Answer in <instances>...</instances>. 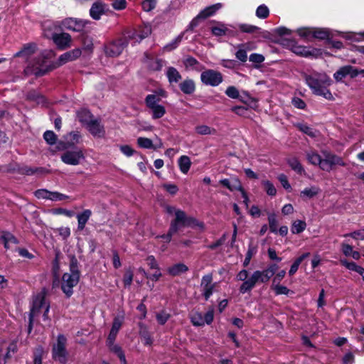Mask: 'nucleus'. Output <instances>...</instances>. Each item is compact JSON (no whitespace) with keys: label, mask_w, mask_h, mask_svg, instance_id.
Segmentation results:
<instances>
[{"label":"nucleus","mask_w":364,"mask_h":364,"mask_svg":"<svg viewBox=\"0 0 364 364\" xmlns=\"http://www.w3.org/2000/svg\"><path fill=\"white\" fill-rule=\"evenodd\" d=\"M37 50V46L34 43L23 45L22 48L14 54V57L23 58L27 65L25 68L26 75L43 76L52 70L45 53H41L34 55Z\"/></svg>","instance_id":"nucleus-1"},{"label":"nucleus","mask_w":364,"mask_h":364,"mask_svg":"<svg viewBox=\"0 0 364 364\" xmlns=\"http://www.w3.org/2000/svg\"><path fill=\"white\" fill-rule=\"evenodd\" d=\"M277 269L278 266L273 264L262 271H255L250 276H249V272L247 269L240 270L236 276L237 281L242 282L239 288L240 292L241 294L250 292L258 282L267 283L274 274Z\"/></svg>","instance_id":"nucleus-2"},{"label":"nucleus","mask_w":364,"mask_h":364,"mask_svg":"<svg viewBox=\"0 0 364 364\" xmlns=\"http://www.w3.org/2000/svg\"><path fill=\"white\" fill-rule=\"evenodd\" d=\"M305 81L313 94L321 96L326 100H333L328 87L332 83L331 77L325 73L314 72L305 75Z\"/></svg>","instance_id":"nucleus-3"},{"label":"nucleus","mask_w":364,"mask_h":364,"mask_svg":"<svg viewBox=\"0 0 364 364\" xmlns=\"http://www.w3.org/2000/svg\"><path fill=\"white\" fill-rule=\"evenodd\" d=\"M80 279V272L77 267L76 259H72L70 264V272L64 273L61 279V290L67 298H70L73 294V287H75Z\"/></svg>","instance_id":"nucleus-4"},{"label":"nucleus","mask_w":364,"mask_h":364,"mask_svg":"<svg viewBox=\"0 0 364 364\" xmlns=\"http://www.w3.org/2000/svg\"><path fill=\"white\" fill-rule=\"evenodd\" d=\"M160 100L159 96L155 94L148 95L145 98L146 105L151 110L154 119L161 118L166 113L165 107L159 104Z\"/></svg>","instance_id":"nucleus-5"},{"label":"nucleus","mask_w":364,"mask_h":364,"mask_svg":"<svg viewBox=\"0 0 364 364\" xmlns=\"http://www.w3.org/2000/svg\"><path fill=\"white\" fill-rule=\"evenodd\" d=\"M165 210L169 215H175L176 219L171 224L169 231L167 235H163L159 237L163 238L166 242H169L171 239L172 235H173L179 228L182 224V211L180 210H176L173 206L165 205Z\"/></svg>","instance_id":"nucleus-6"},{"label":"nucleus","mask_w":364,"mask_h":364,"mask_svg":"<svg viewBox=\"0 0 364 364\" xmlns=\"http://www.w3.org/2000/svg\"><path fill=\"white\" fill-rule=\"evenodd\" d=\"M66 341V338L63 335H58L57 343L53 346L52 350L53 358L62 364H65L68 360V353L65 349Z\"/></svg>","instance_id":"nucleus-7"},{"label":"nucleus","mask_w":364,"mask_h":364,"mask_svg":"<svg viewBox=\"0 0 364 364\" xmlns=\"http://www.w3.org/2000/svg\"><path fill=\"white\" fill-rule=\"evenodd\" d=\"M87 23V21L69 17L62 20L61 21L55 22V26H59L61 28L67 29L74 32H80L83 31Z\"/></svg>","instance_id":"nucleus-8"},{"label":"nucleus","mask_w":364,"mask_h":364,"mask_svg":"<svg viewBox=\"0 0 364 364\" xmlns=\"http://www.w3.org/2000/svg\"><path fill=\"white\" fill-rule=\"evenodd\" d=\"M201 82L205 85L212 87H216L223 82V75L215 70H206L200 74Z\"/></svg>","instance_id":"nucleus-9"},{"label":"nucleus","mask_w":364,"mask_h":364,"mask_svg":"<svg viewBox=\"0 0 364 364\" xmlns=\"http://www.w3.org/2000/svg\"><path fill=\"white\" fill-rule=\"evenodd\" d=\"M60 159L65 164L77 166L85 159V155L81 149L69 150L64 152Z\"/></svg>","instance_id":"nucleus-10"},{"label":"nucleus","mask_w":364,"mask_h":364,"mask_svg":"<svg viewBox=\"0 0 364 364\" xmlns=\"http://www.w3.org/2000/svg\"><path fill=\"white\" fill-rule=\"evenodd\" d=\"M214 318V310L213 308L209 309L204 315L201 312H192L191 320L192 323L196 326H202L205 324H210Z\"/></svg>","instance_id":"nucleus-11"},{"label":"nucleus","mask_w":364,"mask_h":364,"mask_svg":"<svg viewBox=\"0 0 364 364\" xmlns=\"http://www.w3.org/2000/svg\"><path fill=\"white\" fill-rule=\"evenodd\" d=\"M217 283L213 282L212 274H207L202 277L200 282L201 292L206 301L213 295Z\"/></svg>","instance_id":"nucleus-12"},{"label":"nucleus","mask_w":364,"mask_h":364,"mask_svg":"<svg viewBox=\"0 0 364 364\" xmlns=\"http://www.w3.org/2000/svg\"><path fill=\"white\" fill-rule=\"evenodd\" d=\"M127 43L124 40L120 38L107 43L104 50L106 55L117 57L119 55L125 48Z\"/></svg>","instance_id":"nucleus-13"},{"label":"nucleus","mask_w":364,"mask_h":364,"mask_svg":"<svg viewBox=\"0 0 364 364\" xmlns=\"http://www.w3.org/2000/svg\"><path fill=\"white\" fill-rule=\"evenodd\" d=\"M359 74L364 76V70H358L352 65H346L341 67L333 75L337 81H341L345 77L349 75L350 77H355Z\"/></svg>","instance_id":"nucleus-14"},{"label":"nucleus","mask_w":364,"mask_h":364,"mask_svg":"<svg viewBox=\"0 0 364 364\" xmlns=\"http://www.w3.org/2000/svg\"><path fill=\"white\" fill-rule=\"evenodd\" d=\"M324 159L321 163V169L325 171H330L335 165L344 166L345 163L343 159L335 154L325 152L323 153Z\"/></svg>","instance_id":"nucleus-15"},{"label":"nucleus","mask_w":364,"mask_h":364,"mask_svg":"<svg viewBox=\"0 0 364 364\" xmlns=\"http://www.w3.org/2000/svg\"><path fill=\"white\" fill-rule=\"evenodd\" d=\"M85 127L95 137L101 138L105 136V128L100 119L93 118Z\"/></svg>","instance_id":"nucleus-16"},{"label":"nucleus","mask_w":364,"mask_h":364,"mask_svg":"<svg viewBox=\"0 0 364 364\" xmlns=\"http://www.w3.org/2000/svg\"><path fill=\"white\" fill-rule=\"evenodd\" d=\"M52 39L57 47L60 50H65L70 46L71 36L67 33H53Z\"/></svg>","instance_id":"nucleus-17"},{"label":"nucleus","mask_w":364,"mask_h":364,"mask_svg":"<svg viewBox=\"0 0 364 364\" xmlns=\"http://www.w3.org/2000/svg\"><path fill=\"white\" fill-rule=\"evenodd\" d=\"M204 223L198 221L196 218L188 217L183 214V232L187 228H191L198 232H202L204 230Z\"/></svg>","instance_id":"nucleus-18"},{"label":"nucleus","mask_w":364,"mask_h":364,"mask_svg":"<svg viewBox=\"0 0 364 364\" xmlns=\"http://www.w3.org/2000/svg\"><path fill=\"white\" fill-rule=\"evenodd\" d=\"M82 54L80 48H75L70 51H68L60 55L58 58V65H62L68 62L73 61L77 59Z\"/></svg>","instance_id":"nucleus-19"},{"label":"nucleus","mask_w":364,"mask_h":364,"mask_svg":"<svg viewBox=\"0 0 364 364\" xmlns=\"http://www.w3.org/2000/svg\"><path fill=\"white\" fill-rule=\"evenodd\" d=\"M221 7L222 4L218 3L205 8L198 14L196 18L194 20H193L191 25L192 26L193 24H196V21L200 18L204 19L214 15L216 13V11H218Z\"/></svg>","instance_id":"nucleus-20"},{"label":"nucleus","mask_w":364,"mask_h":364,"mask_svg":"<svg viewBox=\"0 0 364 364\" xmlns=\"http://www.w3.org/2000/svg\"><path fill=\"white\" fill-rule=\"evenodd\" d=\"M46 305H49L46 301L45 296L43 294H37L33 301L32 308L31 309V314L36 315L41 311L42 309H46Z\"/></svg>","instance_id":"nucleus-21"},{"label":"nucleus","mask_w":364,"mask_h":364,"mask_svg":"<svg viewBox=\"0 0 364 364\" xmlns=\"http://www.w3.org/2000/svg\"><path fill=\"white\" fill-rule=\"evenodd\" d=\"M92 215V211L90 209L84 210L82 212L79 213L76 215L77 220V230L82 231Z\"/></svg>","instance_id":"nucleus-22"},{"label":"nucleus","mask_w":364,"mask_h":364,"mask_svg":"<svg viewBox=\"0 0 364 364\" xmlns=\"http://www.w3.org/2000/svg\"><path fill=\"white\" fill-rule=\"evenodd\" d=\"M122 325V319L119 317L114 318L112 326L109 333L107 343H112V342L115 341L117 335Z\"/></svg>","instance_id":"nucleus-23"},{"label":"nucleus","mask_w":364,"mask_h":364,"mask_svg":"<svg viewBox=\"0 0 364 364\" xmlns=\"http://www.w3.org/2000/svg\"><path fill=\"white\" fill-rule=\"evenodd\" d=\"M292 51L298 55H301L303 57H310L314 56L319 53V50L317 49H312L303 46L295 45L292 47Z\"/></svg>","instance_id":"nucleus-24"},{"label":"nucleus","mask_w":364,"mask_h":364,"mask_svg":"<svg viewBox=\"0 0 364 364\" xmlns=\"http://www.w3.org/2000/svg\"><path fill=\"white\" fill-rule=\"evenodd\" d=\"M105 5L101 1L95 2L90 9V15L95 20H99L105 13Z\"/></svg>","instance_id":"nucleus-25"},{"label":"nucleus","mask_w":364,"mask_h":364,"mask_svg":"<svg viewBox=\"0 0 364 364\" xmlns=\"http://www.w3.org/2000/svg\"><path fill=\"white\" fill-rule=\"evenodd\" d=\"M211 33L215 36H224L230 34L231 31L228 26L221 22H217L215 26L211 28Z\"/></svg>","instance_id":"nucleus-26"},{"label":"nucleus","mask_w":364,"mask_h":364,"mask_svg":"<svg viewBox=\"0 0 364 364\" xmlns=\"http://www.w3.org/2000/svg\"><path fill=\"white\" fill-rule=\"evenodd\" d=\"M183 65L187 70H196L199 72L203 68V65L192 57H187L183 59Z\"/></svg>","instance_id":"nucleus-27"},{"label":"nucleus","mask_w":364,"mask_h":364,"mask_svg":"<svg viewBox=\"0 0 364 364\" xmlns=\"http://www.w3.org/2000/svg\"><path fill=\"white\" fill-rule=\"evenodd\" d=\"M237 51L235 53L237 59L240 61L245 63L247 60V51L250 50L251 46L250 43H242L237 46Z\"/></svg>","instance_id":"nucleus-28"},{"label":"nucleus","mask_w":364,"mask_h":364,"mask_svg":"<svg viewBox=\"0 0 364 364\" xmlns=\"http://www.w3.org/2000/svg\"><path fill=\"white\" fill-rule=\"evenodd\" d=\"M1 240L3 242L4 247L8 250L10 248L11 244H18V239L11 232L8 231H4L0 237Z\"/></svg>","instance_id":"nucleus-29"},{"label":"nucleus","mask_w":364,"mask_h":364,"mask_svg":"<svg viewBox=\"0 0 364 364\" xmlns=\"http://www.w3.org/2000/svg\"><path fill=\"white\" fill-rule=\"evenodd\" d=\"M220 183L228 188L230 191L242 190V187L237 178H234L231 181L228 178H224L220 181Z\"/></svg>","instance_id":"nucleus-30"},{"label":"nucleus","mask_w":364,"mask_h":364,"mask_svg":"<svg viewBox=\"0 0 364 364\" xmlns=\"http://www.w3.org/2000/svg\"><path fill=\"white\" fill-rule=\"evenodd\" d=\"M77 118L79 122L86 126L94 117L89 110L81 109L77 112Z\"/></svg>","instance_id":"nucleus-31"},{"label":"nucleus","mask_w":364,"mask_h":364,"mask_svg":"<svg viewBox=\"0 0 364 364\" xmlns=\"http://www.w3.org/2000/svg\"><path fill=\"white\" fill-rule=\"evenodd\" d=\"M306 159L310 164L313 165H318L321 168V163H323V159H321V156L316 151H308L306 153Z\"/></svg>","instance_id":"nucleus-32"},{"label":"nucleus","mask_w":364,"mask_h":364,"mask_svg":"<svg viewBox=\"0 0 364 364\" xmlns=\"http://www.w3.org/2000/svg\"><path fill=\"white\" fill-rule=\"evenodd\" d=\"M44 171L43 168L30 167L27 166H23L18 169L20 173L27 176L43 173Z\"/></svg>","instance_id":"nucleus-33"},{"label":"nucleus","mask_w":364,"mask_h":364,"mask_svg":"<svg viewBox=\"0 0 364 364\" xmlns=\"http://www.w3.org/2000/svg\"><path fill=\"white\" fill-rule=\"evenodd\" d=\"M296 127L303 133L307 134L311 138H316L318 135V132L312 127H309L306 124L299 123L296 124Z\"/></svg>","instance_id":"nucleus-34"},{"label":"nucleus","mask_w":364,"mask_h":364,"mask_svg":"<svg viewBox=\"0 0 364 364\" xmlns=\"http://www.w3.org/2000/svg\"><path fill=\"white\" fill-rule=\"evenodd\" d=\"M166 76L170 83L178 82L181 77L179 72L173 67H169L168 68Z\"/></svg>","instance_id":"nucleus-35"},{"label":"nucleus","mask_w":364,"mask_h":364,"mask_svg":"<svg viewBox=\"0 0 364 364\" xmlns=\"http://www.w3.org/2000/svg\"><path fill=\"white\" fill-rule=\"evenodd\" d=\"M319 192V188L316 186H311L310 188H306L300 193V196L303 198H311Z\"/></svg>","instance_id":"nucleus-36"},{"label":"nucleus","mask_w":364,"mask_h":364,"mask_svg":"<svg viewBox=\"0 0 364 364\" xmlns=\"http://www.w3.org/2000/svg\"><path fill=\"white\" fill-rule=\"evenodd\" d=\"M306 228V223L304 220H296L294 221L291 231L293 234H299L302 232Z\"/></svg>","instance_id":"nucleus-37"},{"label":"nucleus","mask_w":364,"mask_h":364,"mask_svg":"<svg viewBox=\"0 0 364 364\" xmlns=\"http://www.w3.org/2000/svg\"><path fill=\"white\" fill-rule=\"evenodd\" d=\"M136 141L137 144L140 148L148 149H153L154 150L157 149V147L153 144V142L150 139L146 137H139Z\"/></svg>","instance_id":"nucleus-38"},{"label":"nucleus","mask_w":364,"mask_h":364,"mask_svg":"<svg viewBox=\"0 0 364 364\" xmlns=\"http://www.w3.org/2000/svg\"><path fill=\"white\" fill-rule=\"evenodd\" d=\"M329 36V31L326 28H314L313 38L324 40L328 39Z\"/></svg>","instance_id":"nucleus-39"},{"label":"nucleus","mask_w":364,"mask_h":364,"mask_svg":"<svg viewBox=\"0 0 364 364\" xmlns=\"http://www.w3.org/2000/svg\"><path fill=\"white\" fill-rule=\"evenodd\" d=\"M288 164L290 167L298 173H301L304 171V168L300 164L299 161L295 157L289 158L288 159Z\"/></svg>","instance_id":"nucleus-40"},{"label":"nucleus","mask_w":364,"mask_h":364,"mask_svg":"<svg viewBox=\"0 0 364 364\" xmlns=\"http://www.w3.org/2000/svg\"><path fill=\"white\" fill-rule=\"evenodd\" d=\"M151 33V28L148 26H146L141 33H138L136 32L133 33V34L129 35V38H133L136 39V41L140 42L142 39L147 37Z\"/></svg>","instance_id":"nucleus-41"},{"label":"nucleus","mask_w":364,"mask_h":364,"mask_svg":"<svg viewBox=\"0 0 364 364\" xmlns=\"http://www.w3.org/2000/svg\"><path fill=\"white\" fill-rule=\"evenodd\" d=\"M196 131L198 134L201 135L215 134L216 133V130L215 129L207 125L197 126L196 127Z\"/></svg>","instance_id":"nucleus-42"},{"label":"nucleus","mask_w":364,"mask_h":364,"mask_svg":"<svg viewBox=\"0 0 364 364\" xmlns=\"http://www.w3.org/2000/svg\"><path fill=\"white\" fill-rule=\"evenodd\" d=\"M314 28H301L297 30L298 34L308 41L313 39Z\"/></svg>","instance_id":"nucleus-43"},{"label":"nucleus","mask_w":364,"mask_h":364,"mask_svg":"<svg viewBox=\"0 0 364 364\" xmlns=\"http://www.w3.org/2000/svg\"><path fill=\"white\" fill-rule=\"evenodd\" d=\"M269 14V10L264 4L259 6L256 10V16L259 18L264 19L268 17Z\"/></svg>","instance_id":"nucleus-44"},{"label":"nucleus","mask_w":364,"mask_h":364,"mask_svg":"<svg viewBox=\"0 0 364 364\" xmlns=\"http://www.w3.org/2000/svg\"><path fill=\"white\" fill-rule=\"evenodd\" d=\"M268 221L270 231L274 233L277 232L278 221L277 220L276 215L274 213L269 214L268 216Z\"/></svg>","instance_id":"nucleus-45"},{"label":"nucleus","mask_w":364,"mask_h":364,"mask_svg":"<svg viewBox=\"0 0 364 364\" xmlns=\"http://www.w3.org/2000/svg\"><path fill=\"white\" fill-rule=\"evenodd\" d=\"M43 139L49 145H53L56 143L57 135L53 131L48 130L44 132Z\"/></svg>","instance_id":"nucleus-46"},{"label":"nucleus","mask_w":364,"mask_h":364,"mask_svg":"<svg viewBox=\"0 0 364 364\" xmlns=\"http://www.w3.org/2000/svg\"><path fill=\"white\" fill-rule=\"evenodd\" d=\"M166 62L162 59L156 58L152 60L149 65V67L152 70H160L165 65Z\"/></svg>","instance_id":"nucleus-47"},{"label":"nucleus","mask_w":364,"mask_h":364,"mask_svg":"<svg viewBox=\"0 0 364 364\" xmlns=\"http://www.w3.org/2000/svg\"><path fill=\"white\" fill-rule=\"evenodd\" d=\"M196 85L193 80L187 79L183 81V93L191 94L195 91Z\"/></svg>","instance_id":"nucleus-48"},{"label":"nucleus","mask_w":364,"mask_h":364,"mask_svg":"<svg viewBox=\"0 0 364 364\" xmlns=\"http://www.w3.org/2000/svg\"><path fill=\"white\" fill-rule=\"evenodd\" d=\"M262 184L264 187L266 193L270 196H274L277 193V190L269 181H263Z\"/></svg>","instance_id":"nucleus-49"},{"label":"nucleus","mask_w":364,"mask_h":364,"mask_svg":"<svg viewBox=\"0 0 364 364\" xmlns=\"http://www.w3.org/2000/svg\"><path fill=\"white\" fill-rule=\"evenodd\" d=\"M139 335L143 339L144 344L146 346H151L153 343V339L149 331L144 328L141 329L139 332Z\"/></svg>","instance_id":"nucleus-50"},{"label":"nucleus","mask_w":364,"mask_h":364,"mask_svg":"<svg viewBox=\"0 0 364 364\" xmlns=\"http://www.w3.org/2000/svg\"><path fill=\"white\" fill-rule=\"evenodd\" d=\"M276 295H287L290 290L285 286L280 285L279 284H274L272 285Z\"/></svg>","instance_id":"nucleus-51"},{"label":"nucleus","mask_w":364,"mask_h":364,"mask_svg":"<svg viewBox=\"0 0 364 364\" xmlns=\"http://www.w3.org/2000/svg\"><path fill=\"white\" fill-rule=\"evenodd\" d=\"M341 263L343 266L351 271L357 272L358 270L360 271L361 269V266L358 265L353 262H348L346 259H341Z\"/></svg>","instance_id":"nucleus-52"},{"label":"nucleus","mask_w":364,"mask_h":364,"mask_svg":"<svg viewBox=\"0 0 364 364\" xmlns=\"http://www.w3.org/2000/svg\"><path fill=\"white\" fill-rule=\"evenodd\" d=\"M156 0H144L141 3L142 9L146 12L152 11L156 7Z\"/></svg>","instance_id":"nucleus-53"},{"label":"nucleus","mask_w":364,"mask_h":364,"mask_svg":"<svg viewBox=\"0 0 364 364\" xmlns=\"http://www.w3.org/2000/svg\"><path fill=\"white\" fill-rule=\"evenodd\" d=\"M69 196L57 191H50V200L52 201H60L68 198Z\"/></svg>","instance_id":"nucleus-54"},{"label":"nucleus","mask_w":364,"mask_h":364,"mask_svg":"<svg viewBox=\"0 0 364 364\" xmlns=\"http://www.w3.org/2000/svg\"><path fill=\"white\" fill-rule=\"evenodd\" d=\"M43 349L41 346H38L34 351L33 364H42V357Z\"/></svg>","instance_id":"nucleus-55"},{"label":"nucleus","mask_w":364,"mask_h":364,"mask_svg":"<svg viewBox=\"0 0 364 364\" xmlns=\"http://www.w3.org/2000/svg\"><path fill=\"white\" fill-rule=\"evenodd\" d=\"M168 273L171 276H176L182 272V264L178 263L168 268Z\"/></svg>","instance_id":"nucleus-56"},{"label":"nucleus","mask_w":364,"mask_h":364,"mask_svg":"<svg viewBox=\"0 0 364 364\" xmlns=\"http://www.w3.org/2000/svg\"><path fill=\"white\" fill-rule=\"evenodd\" d=\"M170 314L165 311H162L158 313L156 316L158 323L161 325L165 324L166 322L168 320Z\"/></svg>","instance_id":"nucleus-57"},{"label":"nucleus","mask_w":364,"mask_h":364,"mask_svg":"<svg viewBox=\"0 0 364 364\" xmlns=\"http://www.w3.org/2000/svg\"><path fill=\"white\" fill-rule=\"evenodd\" d=\"M50 191L46 189H38L35 191L34 195L38 199L49 200Z\"/></svg>","instance_id":"nucleus-58"},{"label":"nucleus","mask_w":364,"mask_h":364,"mask_svg":"<svg viewBox=\"0 0 364 364\" xmlns=\"http://www.w3.org/2000/svg\"><path fill=\"white\" fill-rule=\"evenodd\" d=\"M225 94L232 99H237L240 96L239 91L235 86H229L225 90Z\"/></svg>","instance_id":"nucleus-59"},{"label":"nucleus","mask_w":364,"mask_h":364,"mask_svg":"<svg viewBox=\"0 0 364 364\" xmlns=\"http://www.w3.org/2000/svg\"><path fill=\"white\" fill-rule=\"evenodd\" d=\"M351 237L355 240H364V228L344 235V237Z\"/></svg>","instance_id":"nucleus-60"},{"label":"nucleus","mask_w":364,"mask_h":364,"mask_svg":"<svg viewBox=\"0 0 364 364\" xmlns=\"http://www.w3.org/2000/svg\"><path fill=\"white\" fill-rule=\"evenodd\" d=\"M256 252V249L254 247L250 246L248 251L246 253L245 259L243 262L244 267H247L251 260L252 255Z\"/></svg>","instance_id":"nucleus-61"},{"label":"nucleus","mask_w":364,"mask_h":364,"mask_svg":"<svg viewBox=\"0 0 364 364\" xmlns=\"http://www.w3.org/2000/svg\"><path fill=\"white\" fill-rule=\"evenodd\" d=\"M107 346H108L109 350L112 353L116 354L117 356H119V355H121L122 353H124L122 348L119 345L115 344L114 342H112V343H107Z\"/></svg>","instance_id":"nucleus-62"},{"label":"nucleus","mask_w":364,"mask_h":364,"mask_svg":"<svg viewBox=\"0 0 364 364\" xmlns=\"http://www.w3.org/2000/svg\"><path fill=\"white\" fill-rule=\"evenodd\" d=\"M119 149L123 154L128 157L132 156L135 152V151L129 145H121L119 146Z\"/></svg>","instance_id":"nucleus-63"},{"label":"nucleus","mask_w":364,"mask_h":364,"mask_svg":"<svg viewBox=\"0 0 364 364\" xmlns=\"http://www.w3.org/2000/svg\"><path fill=\"white\" fill-rule=\"evenodd\" d=\"M250 61L252 63L260 64L264 60V57L262 54L252 53L250 55Z\"/></svg>","instance_id":"nucleus-64"}]
</instances>
